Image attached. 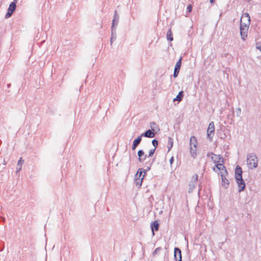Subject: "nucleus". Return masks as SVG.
Instances as JSON below:
<instances>
[{"mask_svg":"<svg viewBox=\"0 0 261 261\" xmlns=\"http://www.w3.org/2000/svg\"><path fill=\"white\" fill-rule=\"evenodd\" d=\"M217 157L218 158V160H214V163H215L216 165L213 168V171L216 172V168H217L218 170L221 171V172H223L224 174H225L226 176H227L228 175V172L225 166L223 165L224 161L222 156L219 154L217 155Z\"/></svg>","mask_w":261,"mask_h":261,"instance_id":"f257e3e1","label":"nucleus"},{"mask_svg":"<svg viewBox=\"0 0 261 261\" xmlns=\"http://www.w3.org/2000/svg\"><path fill=\"white\" fill-rule=\"evenodd\" d=\"M247 162L249 168H256L258 165V160L256 154L255 153L247 154Z\"/></svg>","mask_w":261,"mask_h":261,"instance_id":"f03ea898","label":"nucleus"},{"mask_svg":"<svg viewBox=\"0 0 261 261\" xmlns=\"http://www.w3.org/2000/svg\"><path fill=\"white\" fill-rule=\"evenodd\" d=\"M215 133V124L213 121L210 123L207 129V137L210 142L213 141Z\"/></svg>","mask_w":261,"mask_h":261,"instance_id":"7ed1b4c3","label":"nucleus"},{"mask_svg":"<svg viewBox=\"0 0 261 261\" xmlns=\"http://www.w3.org/2000/svg\"><path fill=\"white\" fill-rule=\"evenodd\" d=\"M248 24H246L245 25H243L242 24H240V35L241 36V39L243 40H245L246 38L247 37L248 31L249 29Z\"/></svg>","mask_w":261,"mask_h":261,"instance_id":"20e7f679","label":"nucleus"},{"mask_svg":"<svg viewBox=\"0 0 261 261\" xmlns=\"http://www.w3.org/2000/svg\"><path fill=\"white\" fill-rule=\"evenodd\" d=\"M198 176L197 174H195L192 176V179L189 184V193H192L193 189L195 188L198 181Z\"/></svg>","mask_w":261,"mask_h":261,"instance_id":"39448f33","label":"nucleus"},{"mask_svg":"<svg viewBox=\"0 0 261 261\" xmlns=\"http://www.w3.org/2000/svg\"><path fill=\"white\" fill-rule=\"evenodd\" d=\"M235 179L238 186L239 192L240 193L242 191H244L246 188V184L243 177L236 178Z\"/></svg>","mask_w":261,"mask_h":261,"instance_id":"423d86ee","label":"nucleus"},{"mask_svg":"<svg viewBox=\"0 0 261 261\" xmlns=\"http://www.w3.org/2000/svg\"><path fill=\"white\" fill-rule=\"evenodd\" d=\"M16 7V4L15 3L11 2L9 5V8L7 10V12L6 14L5 18H8L10 17L13 14V12L15 11Z\"/></svg>","mask_w":261,"mask_h":261,"instance_id":"0eeeda50","label":"nucleus"},{"mask_svg":"<svg viewBox=\"0 0 261 261\" xmlns=\"http://www.w3.org/2000/svg\"><path fill=\"white\" fill-rule=\"evenodd\" d=\"M181 64H182V57H180V58L179 59L178 61L176 62L175 67H174V72H173V76H174V77L175 78V77H177V76L179 74L180 68H181Z\"/></svg>","mask_w":261,"mask_h":261,"instance_id":"6e6552de","label":"nucleus"},{"mask_svg":"<svg viewBox=\"0 0 261 261\" xmlns=\"http://www.w3.org/2000/svg\"><path fill=\"white\" fill-rule=\"evenodd\" d=\"M246 23L248 24L249 26L250 24V17L249 14L247 13L243 14L240 19V24L245 25Z\"/></svg>","mask_w":261,"mask_h":261,"instance_id":"1a4fd4ad","label":"nucleus"},{"mask_svg":"<svg viewBox=\"0 0 261 261\" xmlns=\"http://www.w3.org/2000/svg\"><path fill=\"white\" fill-rule=\"evenodd\" d=\"M119 16L118 14L117 13V11L115 10L114 12V17L112 20L111 29H112L113 30L114 29L116 30L117 27L119 23Z\"/></svg>","mask_w":261,"mask_h":261,"instance_id":"9d476101","label":"nucleus"},{"mask_svg":"<svg viewBox=\"0 0 261 261\" xmlns=\"http://www.w3.org/2000/svg\"><path fill=\"white\" fill-rule=\"evenodd\" d=\"M174 258L175 261H182L181 251L176 247L174 249Z\"/></svg>","mask_w":261,"mask_h":261,"instance_id":"9b49d317","label":"nucleus"},{"mask_svg":"<svg viewBox=\"0 0 261 261\" xmlns=\"http://www.w3.org/2000/svg\"><path fill=\"white\" fill-rule=\"evenodd\" d=\"M220 175L222 179V186L225 189L228 188L229 185V181L228 179L226 178L225 174H224L223 172H220Z\"/></svg>","mask_w":261,"mask_h":261,"instance_id":"f8f14e48","label":"nucleus"},{"mask_svg":"<svg viewBox=\"0 0 261 261\" xmlns=\"http://www.w3.org/2000/svg\"><path fill=\"white\" fill-rule=\"evenodd\" d=\"M155 134L153 132V129H148L141 134V136L146 138H152L154 137Z\"/></svg>","mask_w":261,"mask_h":261,"instance_id":"ddd939ff","label":"nucleus"},{"mask_svg":"<svg viewBox=\"0 0 261 261\" xmlns=\"http://www.w3.org/2000/svg\"><path fill=\"white\" fill-rule=\"evenodd\" d=\"M160 224L158 221H155L151 223L150 228L152 232V234L154 235V231L159 230Z\"/></svg>","mask_w":261,"mask_h":261,"instance_id":"4468645a","label":"nucleus"},{"mask_svg":"<svg viewBox=\"0 0 261 261\" xmlns=\"http://www.w3.org/2000/svg\"><path fill=\"white\" fill-rule=\"evenodd\" d=\"M138 161L140 162H143L147 158V155L145 154L143 150H139L138 151Z\"/></svg>","mask_w":261,"mask_h":261,"instance_id":"2eb2a0df","label":"nucleus"},{"mask_svg":"<svg viewBox=\"0 0 261 261\" xmlns=\"http://www.w3.org/2000/svg\"><path fill=\"white\" fill-rule=\"evenodd\" d=\"M242 168L239 166L237 165L235 168L234 171V177L236 178L242 177Z\"/></svg>","mask_w":261,"mask_h":261,"instance_id":"dca6fc26","label":"nucleus"},{"mask_svg":"<svg viewBox=\"0 0 261 261\" xmlns=\"http://www.w3.org/2000/svg\"><path fill=\"white\" fill-rule=\"evenodd\" d=\"M151 129H153V132L156 134L160 130V127L155 122L150 123Z\"/></svg>","mask_w":261,"mask_h":261,"instance_id":"f3484780","label":"nucleus"},{"mask_svg":"<svg viewBox=\"0 0 261 261\" xmlns=\"http://www.w3.org/2000/svg\"><path fill=\"white\" fill-rule=\"evenodd\" d=\"M154 160H155V159L154 158L152 159V160L151 162L148 161L145 163V165L146 166V169H144V172H143L144 175H145L146 172H147L150 170L151 166H152V164L153 163Z\"/></svg>","mask_w":261,"mask_h":261,"instance_id":"a211bd4d","label":"nucleus"},{"mask_svg":"<svg viewBox=\"0 0 261 261\" xmlns=\"http://www.w3.org/2000/svg\"><path fill=\"white\" fill-rule=\"evenodd\" d=\"M144 172V169L139 168L137 170L136 174L135 175L134 180H137L138 179H141L143 176L142 173Z\"/></svg>","mask_w":261,"mask_h":261,"instance_id":"6ab92c4d","label":"nucleus"},{"mask_svg":"<svg viewBox=\"0 0 261 261\" xmlns=\"http://www.w3.org/2000/svg\"><path fill=\"white\" fill-rule=\"evenodd\" d=\"M184 96V92L183 91H180L179 92L178 94L177 95L176 97L174 98L173 100V101H181Z\"/></svg>","mask_w":261,"mask_h":261,"instance_id":"aec40b11","label":"nucleus"},{"mask_svg":"<svg viewBox=\"0 0 261 261\" xmlns=\"http://www.w3.org/2000/svg\"><path fill=\"white\" fill-rule=\"evenodd\" d=\"M117 38V33L116 29H111V38L110 40L111 45L112 44L113 42L115 41Z\"/></svg>","mask_w":261,"mask_h":261,"instance_id":"412c9836","label":"nucleus"},{"mask_svg":"<svg viewBox=\"0 0 261 261\" xmlns=\"http://www.w3.org/2000/svg\"><path fill=\"white\" fill-rule=\"evenodd\" d=\"M197 142L196 137H194V136H192L190 138V146L191 147H193V146L194 148H196V147H197Z\"/></svg>","mask_w":261,"mask_h":261,"instance_id":"4be33fe9","label":"nucleus"},{"mask_svg":"<svg viewBox=\"0 0 261 261\" xmlns=\"http://www.w3.org/2000/svg\"><path fill=\"white\" fill-rule=\"evenodd\" d=\"M173 145V139L170 137H169L168 138V144H167V147L168 148V152L171 150V149L172 148Z\"/></svg>","mask_w":261,"mask_h":261,"instance_id":"5701e85b","label":"nucleus"},{"mask_svg":"<svg viewBox=\"0 0 261 261\" xmlns=\"http://www.w3.org/2000/svg\"><path fill=\"white\" fill-rule=\"evenodd\" d=\"M166 38L168 41H172L173 40V34L171 28L169 29L167 32Z\"/></svg>","mask_w":261,"mask_h":261,"instance_id":"b1692460","label":"nucleus"},{"mask_svg":"<svg viewBox=\"0 0 261 261\" xmlns=\"http://www.w3.org/2000/svg\"><path fill=\"white\" fill-rule=\"evenodd\" d=\"M144 176H145V175H143V176L141 178V179H138L137 180H135L136 186L138 188H139L141 187Z\"/></svg>","mask_w":261,"mask_h":261,"instance_id":"393cba45","label":"nucleus"},{"mask_svg":"<svg viewBox=\"0 0 261 261\" xmlns=\"http://www.w3.org/2000/svg\"><path fill=\"white\" fill-rule=\"evenodd\" d=\"M190 153L191 156L195 159L197 156L196 148H193V147H190Z\"/></svg>","mask_w":261,"mask_h":261,"instance_id":"a878e982","label":"nucleus"},{"mask_svg":"<svg viewBox=\"0 0 261 261\" xmlns=\"http://www.w3.org/2000/svg\"><path fill=\"white\" fill-rule=\"evenodd\" d=\"M23 162V161L22 160V158H20L19 160L18 161L17 165L16 172H19L21 169L22 164Z\"/></svg>","mask_w":261,"mask_h":261,"instance_id":"bb28decb","label":"nucleus"},{"mask_svg":"<svg viewBox=\"0 0 261 261\" xmlns=\"http://www.w3.org/2000/svg\"><path fill=\"white\" fill-rule=\"evenodd\" d=\"M142 137H143L141 136V135L140 136H138L136 139H135L134 140L133 143L138 146L139 144L141 143V142L142 141Z\"/></svg>","mask_w":261,"mask_h":261,"instance_id":"cd10ccee","label":"nucleus"},{"mask_svg":"<svg viewBox=\"0 0 261 261\" xmlns=\"http://www.w3.org/2000/svg\"><path fill=\"white\" fill-rule=\"evenodd\" d=\"M158 143H159V142L156 139H154L153 140H152V144L153 145V146L154 147V149H156L158 146Z\"/></svg>","mask_w":261,"mask_h":261,"instance_id":"c85d7f7f","label":"nucleus"},{"mask_svg":"<svg viewBox=\"0 0 261 261\" xmlns=\"http://www.w3.org/2000/svg\"><path fill=\"white\" fill-rule=\"evenodd\" d=\"M162 249V248L161 247L156 248L152 252V255L153 256H154L156 254H157L158 252H159Z\"/></svg>","mask_w":261,"mask_h":261,"instance_id":"c756f323","label":"nucleus"},{"mask_svg":"<svg viewBox=\"0 0 261 261\" xmlns=\"http://www.w3.org/2000/svg\"><path fill=\"white\" fill-rule=\"evenodd\" d=\"M156 149H152L149 150V154L148 155V157H152L153 155V154L155 152Z\"/></svg>","mask_w":261,"mask_h":261,"instance_id":"7c9ffc66","label":"nucleus"},{"mask_svg":"<svg viewBox=\"0 0 261 261\" xmlns=\"http://www.w3.org/2000/svg\"><path fill=\"white\" fill-rule=\"evenodd\" d=\"M241 113V109L240 108H238L236 109V114L238 117H240V115Z\"/></svg>","mask_w":261,"mask_h":261,"instance_id":"2f4dec72","label":"nucleus"},{"mask_svg":"<svg viewBox=\"0 0 261 261\" xmlns=\"http://www.w3.org/2000/svg\"><path fill=\"white\" fill-rule=\"evenodd\" d=\"M192 10V6L191 5L189 4L187 7V12H191Z\"/></svg>","mask_w":261,"mask_h":261,"instance_id":"473e14b6","label":"nucleus"},{"mask_svg":"<svg viewBox=\"0 0 261 261\" xmlns=\"http://www.w3.org/2000/svg\"><path fill=\"white\" fill-rule=\"evenodd\" d=\"M256 47L261 52V43L259 42L256 43Z\"/></svg>","mask_w":261,"mask_h":261,"instance_id":"72a5a7b5","label":"nucleus"},{"mask_svg":"<svg viewBox=\"0 0 261 261\" xmlns=\"http://www.w3.org/2000/svg\"><path fill=\"white\" fill-rule=\"evenodd\" d=\"M211 155H214L215 156H217L218 155L217 154H215L214 153H213V152H208L206 154V156H210Z\"/></svg>","mask_w":261,"mask_h":261,"instance_id":"f704fd0d","label":"nucleus"},{"mask_svg":"<svg viewBox=\"0 0 261 261\" xmlns=\"http://www.w3.org/2000/svg\"><path fill=\"white\" fill-rule=\"evenodd\" d=\"M169 162H170V166H172V164H173V162H174V157L173 156H172L170 160H169Z\"/></svg>","mask_w":261,"mask_h":261,"instance_id":"c9c22d12","label":"nucleus"},{"mask_svg":"<svg viewBox=\"0 0 261 261\" xmlns=\"http://www.w3.org/2000/svg\"><path fill=\"white\" fill-rule=\"evenodd\" d=\"M137 146H138L137 145H136L133 143V145H132V148L133 150H135V149H136V148H137Z\"/></svg>","mask_w":261,"mask_h":261,"instance_id":"e433bc0d","label":"nucleus"},{"mask_svg":"<svg viewBox=\"0 0 261 261\" xmlns=\"http://www.w3.org/2000/svg\"><path fill=\"white\" fill-rule=\"evenodd\" d=\"M210 3L212 4L215 3V0H210Z\"/></svg>","mask_w":261,"mask_h":261,"instance_id":"4c0bfd02","label":"nucleus"},{"mask_svg":"<svg viewBox=\"0 0 261 261\" xmlns=\"http://www.w3.org/2000/svg\"><path fill=\"white\" fill-rule=\"evenodd\" d=\"M14 1L12 2V3H15V4H16L17 2V1L18 0H13Z\"/></svg>","mask_w":261,"mask_h":261,"instance_id":"58836bf2","label":"nucleus"},{"mask_svg":"<svg viewBox=\"0 0 261 261\" xmlns=\"http://www.w3.org/2000/svg\"><path fill=\"white\" fill-rule=\"evenodd\" d=\"M4 165H6V164H7V162H5V160H4Z\"/></svg>","mask_w":261,"mask_h":261,"instance_id":"ea45409f","label":"nucleus"},{"mask_svg":"<svg viewBox=\"0 0 261 261\" xmlns=\"http://www.w3.org/2000/svg\"><path fill=\"white\" fill-rule=\"evenodd\" d=\"M10 86H11V84H8V85H7V87H10Z\"/></svg>","mask_w":261,"mask_h":261,"instance_id":"a19ab883","label":"nucleus"},{"mask_svg":"<svg viewBox=\"0 0 261 261\" xmlns=\"http://www.w3.org/2000/svg\"><path fill=\"white\" fill-rule=\"evenodd\" d=\"M211 159H212V161H214V157L213 156L211 157Z\"/></svg>","mask_w":261,"mask_h":261,"instance_id":"79ce46f5","label":"nucleus"},{"mask_svg":"<svg viewBox=\"0 0 261 261\" xmlns=\"http://www.w3.org/2000/svg\"><path fill=\"white\" fill-rule=\"evenodd\" d=\"M215 160H218V158L216 156V159Z\"/></svg>","mask_w":261,"mask_h":261,"instance_id":"37998d69","label":"nucleus"},{"mask_svg":"<svg viewBox=\"0 0 261 261\" xmlns=\"http://www.w3.org/2000/svg\"><path fill=\"white\" fill-rule=\"evenodd\" d=\"M2 6V2H0V7H1Z\"/></svg>","mask_w":261,"mask_h":261,"instance_id":"c03bdc74","label":"nucleus"}]
</instances>
